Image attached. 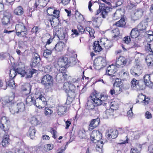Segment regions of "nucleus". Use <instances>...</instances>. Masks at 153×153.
Returning a JSON list of instances; mask_svg holds the SVG:
<instances>
[{
  "label": "nucleus",
  "mask_w": 153,
  "mask_h": 153,
  "mask_svg": "<svg viewBox=\"0 0 153 153\" xmlns=\"http://www.w3.org/2000/svg\"><path fill=\"white\" fill-rule=\"evenodd\" d=\"M122 17L121 12L119 10H117L112 15V17L113 20H117Z\"/></svg>",
  "instance_id": "37"
},
{
  "label": "nucleus",
  "mask_w": 153,
  "mask_h": 153,
  "mask_svg": "<svg viewBox=\"0 0 153 153\" xmlns=\"http://www.w3.org/2000/svg\"><path fill=\"white\" fill-rule=\"evenodd\" d=\"M37 71L36 70H35L34 69H32L30 71V73H29L30 75H27L26 76V78H30L31 77H32V75L34 73H36V72Z\"/></svg>",
  "instance_id": "62"
},
{
  "label": "nucleus",
  "mask_w": 153,
  "mask_h": 153,
  "mask_svg": "<svg viewBox=\"0 0 153 153\" xmlns=\"http://www.w3.org/2000/svg\"><path fill=\"white\" fill-rule=\"evenodd\" d=\"M0 128L2 129L5 133H7L9 128L7 126V123L9 122V121L6 117H2L1 120Z\"/></svg>",
  "instance_id": "12"
},
{
  "label": "nucleus",
  "mask_w": 153,
  "mask_h": 153,
  "mask_svg": "<svg viewBox=\"0 0 153 153\" xmlns=\"http://www.w3.org/2000/svg\"><path fill=\"white\" fill-rule=\"evenodd\" d=\"M36 133V130L34 127L33 126L30 127L29 131L28 134L29 136L31 139H33L35 136Z\"/></svg>",
  "instance_id": "30"
},
{
  "label": "nucleus",
  "mask_w": 153,
  "mask_h": 153,
  "mask_svg": "<svg viewBox=\"0 0 153 153\" xmlns=\"http://www.w3.org/2000/svg\"><path fill=\"white\" fill-rule=\"evenodd\" d=\"M68 97L66 103L67 105L71 104L75 98L76 95L75 91H69L68 93Z\"/></svg>",
  "instance_id": "15"
},
{
  "label": "nucleus",
  "mask_w": 153,
  "mask_h": 153,
  "mask_svg": "<svg viewBox=\"0 0 153 153\" xmlns=\"http://www.w3.org/2000/svg\"><path fill=\"white\" fill-rule=\"evenodd\" d=\"M148 22L147 20H144L141 22L137 26V29L140 31L145 30L148 27Z\"/></svg>",
  "instance_id": "18"
},
{
  "label": "nucleus",
  "mask_w": 153,
  "mask_h": 153,
  "mask_svg": "<svg viewBox=\"0 0 153 153\" xmlns=\"http://www.w3.org/2000/svg\"><path fill=\"white\" fill-rule=\"evenodd\" d=\"M131 40L130 36H125L123 39V41L124 42L127 44H128L130 42Z\"/></svg>",
  "instance_id": "61"
},
{
  "label": "nucleus",
  "mask_w": 153,
  "mask_h": 153,
  "mask_svg": "<svg viewBox=\"0 0 153 153\" xmlns=\"http://www.w3.org/2000/svg\"><path fill=\"white\" fill-rule=\"evenodd\" d=\"M64 76V74H62V73H58L55 77L56 81L59 83L60 82Z\"/></svg>",
  "instance_id": "43"
},
{
  "label": "nucleus",
  "mask_w": 153,
  "mask_h": 153,
  "mask_svg": "<svg viewBox=\"0 0 153 153\" xmlns=\"http://www.w3.org/2000/svg\"><path fill=\"white\" fill-rule=\"evenodd\" d=\"M67 110L66 107L63 106H59L58 107L57 113L59 115H61L64 114Z\"/></svg>",
  "instance_id": "31"
},
{
  "label": "nucleus",
  "mask_w": 153,
  "mask_h": 153,
  "mask_svg": "<svg viewBox=\"0 0 153 153\" xmlns=\"http://www.w3.org/2000/svg\"><path fill=\"white\" fill-rule=\"evenodd\" d=\"M144 10L142 8H138L135 10L134 15L136 17V20L140 19L143 16Z\"/></svg>",
  "instance_id": "23"
},
{
  "label": "nucleus",
  "mask_w": 153,
  "mask_h": 153,
  "mask_svg": "<svg viewBox=\"0 0 153 153\" xmlns=\"http://www.w3.org/2000/svg\"><path fill=\"white\" fill-rule=\"evenodd\" d=\"M85 32L89 33L90 37H93L94 38V31L92 28L88 27H86L85 29Z\"/></svg>",
  "instance_id": "36"
},
{
  "label": "nucleus",
  "mask_w": 153,
  "mask_h": 153,
  "mask_svg": "<svg viewBox=\"0 0 153 153\" xmlns=\"http://www.w3.org/2000/svg\"><path fill=\"white\" fill-rule=\"evenodd\" d=\"M100 121V119L98 118L92 119L89 126V130L91 131L96 128L99 125Z\"/></svg>",
  "instance_id": "16"
},
{
  "label": "nucleus",
  "mask_w": 153,
  "mask_h": 153,
  "mask_svg": "<svg viewBox=\"0 0 153 153\" xmlns=\"http://www.w3.org/2000/svg\"><path fill=\"white\" fill-rule=\"evenodd\" d=\"M39 28L37 26L34 27L31 30V32L32 33H36L39 32Z\"/></svg>",
  "instance_id": "64"
},
{
  "label": "nucleus",
  "mask_w": 153,
  "mask_h": 153,
  "mask_svg": "<svg viewBox=\"0 0 153 153\" xmlns=\"http://www.w3.org/2000/svg\"><path fill=\"white\" fill-rule=\"evenodd\" d=\"M106 65L105 58L101 56L95 59L94 62L93 67L96 70H99Z\"/></svg>",
  "instance_id": "3"
},
{
  "label": "nucleus",
  "mask_w": 153,
  "mask_h": 153,
  "mask_svg": "<svg viewBox=\"0 0 153 153\" xmlns=\"http://www.w3.org/2000/svg\"><path fill=\"white\" fill-rule=\"evenodd\" d=\"M140 98L142 99L143 101L141 102L144 103L145 105H147L150 102V99L148 97H146V96L143 94H141L140 96Z\"/></svg>",
  "instance_id": "35"
},
{
  "label": "nucleus",
  "mask_w": 153,
  "mask_h": 153,
  "mask_svg": "<svg viewBox=\"0 0 153 153\" xmlns=\"http://www.w3.org/2000/svg\"><path fill=\"white\" fill-rule=\"evenodd\" d=\"M93 24L95 27H98L101 23V17H97L96 18L94 17L92 18Z\"/></svg>",
  "instance_id": "32"
},
{
  "label": "nucleus",
  "mask_w": 153,
  "mask_h": 153,
  "mask_svg": "<svg viewBox=\"0 0 153 153\" xmlns=\"http://www.w3.org/2000/svg\"><path fill=\"white\" fill-rule=\"evenodd\" d=\"M126 132L127 133V135L126 136L127 138L126 140L125 141V143H128V140L129 139V137L131 136H132V135L133 134H135L134 133V132L130 130H126Z\"/></svg>",
  "instance_id": "45"
},
{
  "label": "nucleus",
  "mask_w": 153,
  "mask_h": 153,
  "mask_svg": "<svg viewBox=\"0 0 153 153\" xmlns=\"http://www.w3.org/2000/svg\"><path fill=\"white\" fill-rule=\"evenodd\" d=\"M9 74L10 78H13L16 75V68H12L10 71Z\"/></svg>",
  "instance_id": "46"
},
{
  "label": "nucleus",
  "mask_w": 153,
  "mask_h": 153,
  "mask_svg": "<svg viewBox=\"0 0 153 153\" xmlns=\"http://www.w3.org/2000/svg\"><path fill=\"white\" fill-rule=\"evenodd\" d=\"M132 68H133V71H135V72H136L139 74H140L142 72L141 71L140 66L138 65H136L135 67Z\"/></svg>",
  "instance_id": "51"
},
{
  "label": "nucleus",
  "mask_w": 153,
  "mask_h": 153,
  "mask_svg": "<svg viewBox=\"0 0 153 153\" xmlns=\"http://www.w3.org/2000/svg\"><path fill=\"white\" fill-rule=\"evenodd\" d=\"M103 48H93V51L91 53V57L96 54L97 55L99 52L102 50Z\"/></svg>",
  "instance_id": "41"
},
{
  "label": "nucleus",
  "mask_w": 153,
  "mask_h": 153,
  "mask_svg": "<svg viewBox=\"0 0 153 153\" xmlns=\"http://www.w3.org/2000/svg\"><path fill=\"white\" fill-rule=\"evenodd\" d=\"M114 87H121V88H123V85H122V82L120 81H115L114 84Z\"/></svg>",
  "instance_id": "60"
},
{
  "label": "nucleus",
  "mask_w": 153,
  "mask_h": 153,
  "mask_svg": "<svg viewBox=\"0 0 153 153\" xmlns=\"http://www.w3.org/2000/svg\"><path fill=\"white\" fill-rule=\"evenodd\" d=\"M145 118L147 119H150L152 117V115L149 111H146L145 114Z\"/></svg>",
  "instance_id": "63"
},
{
  "label": "nucleus",
  "mask_w": 153,
  "mask_h": 153,
  "mask_svg": "<svg viewBox=\"0 0 153 153\" xmlns=\"http://www.w3.org/2000/svg\"><path fill=\"white\" fill-rule=\"evenodd\" d=\"M102 135L101 132L99 130H94L92 132L91 135V139L94 143H98L97 144L96 149L100 151V149L101 152L102 151V148L103 145V142L101 141L99 142L102 139Z\"/></svg>",
  "instance_id": "1"
},
{
  "label": "nucleus",
  "mask_w": 153,
  "mask_h": 153,
  "mask_svg": "<svg viewBox=\"0 0 153 153\" xmlns=\"http://www.w3.org/2000/svg\"><path fill=\"white\" fill-rule=\"evenodd\" d=\"M77 28L79 31L82 34L84 33H87V32H85V29L81 25H78L77 26Z\"/></svg>",
  "instance_id": "58"
},
{
  "label": "nucleus",
  "mask_w": 153,
  "mask_h": 153,
  "mask_svg": "<svg viewBox=\"0 0 153 153\" xmlns=\"http://www.w3.org/2000/svg\"><path fill=\"white\" fill-rule=\"evenodd\" d=\"M8 86L10 87L12 89H14L16 87L13 78H10L9 80L7 82Z\"/></svg>",
  "instance_id": "39"
},
{
  "label": "nucleus",
  "mask_w": 153,
  "mask_h": 153,
  "mask_svg": "<svg viewBox=\"0 0 153 153\" xmlns=\"http://www.w3.org/2000/svg\"><path fill=\"white\" fill-rule=\"evenodd\" d=\"M53 111L48 108H45V115L48 117L50 116L52 113Z\"/></svg>",
  "instance_id": "55"
},
{
  "label": "nucleus",
  "mask_w": 153,
  "mask_h": 153,
  "mask_svg": "<svg viewBox=\"0 0 153 153\" xmlns=\"http://www.w3.org/2000/svg\"><path fill=\"white\" fill-rule=\"evenodd\" d=\"M31 88V87L30 84H27L25 85V88L23 89L24 94H25L27 95L30 94Z\"/></svg>",
  "instance_id": "38"
},
{
  "label": "nucleus",
  "mask_w": 153,
  "mask_h": 153,
  "mask_svg": "<svg viewBox=\"0 0 153 153\" xmlns=\"http://www.w3.org/2000/svg\"><path fill=\"white\" fill-rule=\"evenodd\" d=\"M66 67H60L59 68H58V69L57 70V68H56L55 71L57 73H61L62 74H63V73H65V68Z\"/></svg>",
  "instance_id": "56"
},
{
  "label": "nucleus",
  "mask_w": 153,
  "mask_h": 153,
  "mask_svg": "<svg viewBox=\"0 0 153 153\" xmlns=\"http://www.w3.org/2000/svg\"><path fill=\"white\" fill-rule=\"evenodd\" d=\"M150 75L149 74H145L144 77L143 79L144 80V83H143L146 85H148L149 84V82L150 80Z\"/></svg>",
  "instance_id": "44"
},
{
  "label": "nucleus",
  "mask_w": 153,
  "mask_h": 153,
  "mask_svg": "<svg viewBox=\"0 0 153 153\" xmlns=\"http://www.w3.org/2000/svg\"><path fill=\"white\" fill-rule=\"evenodd\" d=\"M9 137V135L7 134V133H5L1 143V144L3 147H6L9 144L10 141Z\"/></svg>",
  "instance_id": "24"
},
{
  "label": "nucleus",
  "mask_w": 153,
  "mask_h": 153,
  "mask_svg": "<svg viewBox=\"0 0 153 153\" xmlns=\"http://www.w3.org/2000/svg\"><path fill=\"white\" fill-rule=\"evenodd\" d=\"M69 82H65L63 85V88L66 93H68L69 91V86H70Z\"/></svg>",
  "instance_id": "48"
},
{
  "label": "nucleus",
  "mask_w": 153,
  "mask_h": 153,
  "mask_svg": "<svg viewBox=\"0 0 153 153\" xmlns=\"http://www.w3.org/2000/svg\"><path fill=\"white\" fill-rule=\"evenodd\" d=\"M25 108L24 104L22 102L18 103L16 106L13 105L12 107L10 106L9 107L10 111L13 114L23 111L24 110Z\"/></svg>",
  "instance_id": "6"
},
{
  "label": "nucleus",
  "mask_w": 153,
  "mask_h": 153,
  "mask_svg": "<svg viewBox=\"0 0 153 153\" xmlns=\"http://www.w3.org/2000/svg\"><path fill=\"white\" fill-rule=\"evenodd\" d=\"M16 72L18 74L21 75L22 76H24L26 73L25 71L22 68H17L16 69Z\"/></svg>",
  "instance_id": "42"
},
{
  "label": "nucleus",
  "mask_w": 153,
  "mask_h": 153,
  "mask_svg": "<svg viewBox=\"0 0 153 153\" xmlns=\"http://www.w3.org/2000/svg\"><path fill=\"white\" fill-rule=\"evenodd\" d=\"M31 123L34 126H36L39 124V121L37 119L34 117L32 118L31 120Z\"/></svg>",
  "instance_id": "53"
},
{
  "label": "nucleus",
  "mask_w": 153,
  "mask_h": 153,
  "mask_svg": "<svg viewBox=\"0 0 153 153\" xmlns=\"http://www.w3.org/2000/svg\"><path fill=\"white\" fill-rule=\"evenodd\" d=\"M15 97V94L14 93L12 92L11 95L9 97H5L2 100L3 104H7V105L9 107H12L13 105H14L13 100Z\"/></svg>",
  "instance_id": "11"
},
{
  "label": "nucleus",
  "mask_w": 153,
  "mask_h": 153,
  "mask_svg": "<svg viewBox=\"0 0 153 153\" xmlns=\"http://www.w3.org/2000/svg\"><path fill=\"white\" fill-rule=\"evenodd\" d=\"M111 108L114 111L117 110L118 108V105L115 102H111L110 104Z\"/></svg>",
  "instance_id": "49"
},
{
  "label": "nucleus",
  "mask_w": 153,
  "mask_h": 153,
  "mask_svg": "<svg viewBox=\"0 0 153 153\" xmlns=\"http://www.w3.org/2000/svg\"><path fill=\"white\" fill-rule=\"evenodd\" d=\"M11 17V14L8 13L7 14H4L2 19V23L4 25H8L10 23V19Z\"/></svg>",
  "instance_id": "27"
},
{
  "label": "nucleus",
  "mask_w": 153,
  "mask_h": 153,
  "mask_svg": "<svg viewBox=\"0 0 153 153\" xmlns=\"http://www.w3.org/2000/svg\"><path fill=\"white\" fill-rule=\"evenodd\" d=\"M145 60L148 66H153V55L149 54L147 55L145 58Z\"/></svg>",
  "instance_id": "28"
},
{
  "label": "nucleus",
  "mask_w": 153,
  "mask_h": 153,
  "mask_svg": "<svg viewBox=\"0 0 153 153\" xmlns=\"http://www.w3.org/2000/svg\"><path fill=\"white\" fill-rule=\"evenodd\" d=\"M127 60L125 58L122 56H120L118 58H117L116 64L117 66L119 68L121 66L123 67V65L126 64L127 63Z\"/></svg>",
  "instance_id": "19"
},
{
  "label": "nucleus",
  "mask_w": 153,
  "mask_h": 153,
  "mask_svg": "<svg viewBox=\"0 0 153 153\" xmlns=\"http://www.w3.org/2000/svg\"><path fill=\"white\" fill-rule=\"evenodd\" d=\"M46 104V99L42 95H40L38 98L35 99V105L39 108L44 107Z\"/></svg>",
  "instance_id": "10"
},
{
  "label": "nucleus",
  "mask_w": 153,
  "mask_h": 153,
  "mask_svg": "<svg viewBox=\"0 0 153 153\" xmlns=\"http://www.w3.org/2000/svg\"><path fill=\"white\" fill-rule=\"evenodd\" d=\"M126 24L125 19L122 17L120 20L115 23V25L117 27H123Z\"/></svg>",
  "instance_id": "34"
},
{
  "label": "nucleus",
  "mask_w": 153,
  "mask_h": 153,
  "mask_svg": "<svg viewBox=\"0 0 153 153\" xmlns=\"http://www.w3.org/2000/svg\"><path fill=\"white\" fill-rule=\"evenodd\" d=\"M118 134V132L117 130L111 129L110 133L107 135L108 138L109 139H113L117 137Z\"/></svg>",
  "instance_id": "25"
},
{
  "label": "nucleus",
  "mask_w": 153,
  "mask_h": 153,
  "mask_svg": "<svg viewBox=\"0 0 153 153\" xmlns=\"http://www.w3.org/2000/svg\"><path fill=\"white\" fill-rule=\"evenodd\" d=\"M48 2L46 0H39L36 1L34 6L32 7L35 10V8L37 7L40 8L41 7H44L47 4Z\"/></svg>",
  "instance_id": "17"
},
{
  "label": "nucleus",
  "mask_w": 153,
  "mask_h": 153,
  "mask_svg": "<svg viewBox=\"0 0 153 153\" xmlns=\"http://www.w3.org/2000/svg\"><path fill=\"white\" fill-rule=\"evenodd\" d=\"M14 13L17 15L21 16L24 12V10L22 7L21 6L17 7L14 10Z\"/></svg>",
  "instance_id": "29"
},
{
  "label": "nucleus",
  "mask_w": 153,
  "mask_h": 153,
  "mask_svg": "<svg viewBox=\"0 0 153 153\" xmlns=\"http://www.w3.org/2000/svg\"><path fill=\"white\" fill-rule=\"evenodd\" d=\"M65 47V44L63 42H59L55 45L54 48L56 47H59V48H63Z\"/></svg>",
  "instance_id": "59"
},
{
  "label": "nucleus",
  "mask_w": 153,
  "mask_h": 153,
  "mask_svg": "<svg viewBox=\"0 0 153 153\" xmlns=\"http://www.w3.org/2000/svg\"><path fill=\"white\" fill-rule=\"evenodd\" d=\"M118 68L114 65H109L107 68L106 74L109 76H113L114 74L117 71Z\"/></svg>",
  "instance_id": "14"
},
{
  "label": "nucleus",
  "mask_w": 153,
  "mask_h": 153,
  "mask_svg": "<svg viewBox=\"0 0 153 153\" xmlns=\"http://www.w3.org/2000/svg\"><path fill=\"white\" fill-rule=\"evenodd\" d=\"M35 98L32 94L27 96L26 98V104L30 106L32 105H35Z\"/></svg>",
  "instance_id": "22"
},
{
  "label": "nucleus",
  "mask_w": 153,
  "mask_h": 153,
  "mask_svg": "<svg viewBox=\"0 0 153 153\" xmlns=\"http://www.w3.org/2000/svg\"><path fill=\"white\" fill-rule=\"evenodd\" d=\"M52 69V66L51 64L46 65L44 68V71L47 73L50 72Z\"/></svg>",
  "instance_id": "47"
},
{
  "label": "nucleus",
  "mask_w": 153,
  "mask_h": 153,
  "mask_svg": "<svg viewBox=\"0 0 153 153\" xmlns=\"http://www.w3.org/2000/svg\"><path fill=\"white\" fill-rule=\"evenodd\" d=\"M130 34L132 39H136L140 35V33L137 28H134L132 30Z\"/></svg>",
  "instance_id": "26"
},
{
  "label": "nucleus",
  "mask_w": 153,
  "mask_h": 153,
  "mask_svg": "<svg viewBox=\"0 0 153 153\" xmlns=\"http://www.w3.org/2000/svg\"><path fill=\"white\" fill-rule=\"evenodd\" d=\"M85 133V130L84 129H82L79 131L78 135L80 137L82 138L83 137H84Z\"/></svg>",
  "instance_id": "57"
},
{
  "label": "nucleus",
  "mask_w": 153,
  "mask_h": 153,
  "mask_svg": "<svg viewBox=\"0 0 153 153\" xmlns=\"http://www.w3.org/2000/svg\"><path fill=\"white\" fill-rule=\"evenodd\" d=\"M131 86L137 90H143L145 88V85L142 81H139L134 78L131 82Z\"/></svg>",
  "instance_id": "8"
},
{
  "label": "nucleus",
  "mask_w": 153,
  "mask_h": 153,
  "mask_svg": "<svg viewBox=\"0 0 153 153\" xmlns=\"http://www.w3.org/2000/svg\"><path fill=\"white\" fill-rule=\"evenodd\" d=\"M104 96H102L99 99L94 95L91 96V99L88 100L87 102L86 108L90 110H93L95 106H98L102 104L104 105L107 103L105 102V100L104 99Z\"/></svg>",
  "instance_id": "2"
},
{
  "label": "nucleus",
  "mask_w": 153,
  "mask_h": 153,
  "mask_svg": "<svg viewBox=\"0 0 153 153\" xmlns=\"http://www.w3.org/2000/svg\"><path fill=\"white\" fill-rule=\"evenodd\" d=\"M53 81L52 76L47 74L44 75L42 78L41 83L42 85L46 87L52 85Z\"/></svg>",
  "instance_id": "7"
},
{
  "label": "nucleus",
  "mask_w": 153,
  "mask_h": 153,
  "mask_svg": "<svg viewBox=\"0 0 153 153\" xmlns=\"http://www.w3.org/2000/svg\"><path fill=\"white\" fill-rule=\"evenodd\" d=\"M55 16L53 15H51L49 18V21L50 22L51 25L52 27H55V25L54 24V20L55 19Z\"/></svg>",
  "instance_id": "54"
},
{
  "label": "nucleus",
  "mask_w": 153,
  "mask_h": 153,
  "mask_svg": "<svg viewBox=\"0 0 153 153\" xmlns=\"http://www.w3.org/2000/svg\"><path fill=\"white\" fill-rule=\"evenodd\" d=\"M144 45L145 48H153V42L152 41L144 42Z\"/></svg>",
  "instance_id": "52"
},
{
  "label": "nucleus",
  "mask_w": 153,
  "mask_h": 153,
  "mask_svg": "<svg viewBox=\"0 0 153 153\" xmlns=\"http://www.w3.org/2000/svg\"><path fill=\"white\" fill-rule=\"evenodd\" d=\"M40 60V56L38 54L36 53H34V57L32 59L31 66L32 67H35L39 62Z\"/></svg>",
  "instance_id": "21"
},
{
  "label": "nucleus",
  "mask_w": 153,
  "mask_h": 153,
  "mask_svg": "<svg viewBox=\"0 0 153 153\" xmlns=\"http://www.w3.org/2000/svg\"><path fill=\"white\" fill-rule=\"evenodd\" d=\"M109 8L108 7L105 6V4H100L99 6V9L96 11V15H97L101 12L100 15L103 18H105L108 15V13L109 12Z\"/></svg>",
  "instance_id": "9"
},
{
  "label": "nucleus",
  "mask_w": 153,
  "mask_h": 153,
  "mask_svg": "<svg viewBox=\"0 0 153 153\" xmlns=\"http://www.w3.org/2000/svg\"><path fill=\"white\" fill-rule=\"evenodd\" d=\"M114 111L113 109L111 108L106 109L104 113L105 116L104 118H107L111 116H113Z\"/></svg>",
  "instance_id": "33"
},
{
  "label": "nucleus",
  "mask_w": 153,
  "mask_h": 153,
  "mask_svg": "<svg viewBox=\"0 0 153 153\" xmlns=\"http://www.w3.org/2000/svg\"><path fill=\"white\" fill-rule=\"evenodd\" d=\"M15 29L17 33H21L22 32H26L27 28L22 23H20L16 25Z\"/></svg>",
  "instance_id": "20"
},
{
  "label": "nucleus",
  "mask_w": 153,
  "mask_h": 153,
  "mask_svg": "<svg viewBox=\"0 0 153 153\" xmlns=\"http://www.w3.org/2000/svg\"><path fill=\"white\" fill-rule=\"evenodd\" d=\"M51 51L49 49H46L45 50L43 53L44 56L46 58H48L50 56H51Z\"/></svg>",
  "instance_id": "50"
},
{
  "label": "nucleus",
  "mask_w": 153,
  "mask_h": 153,
  "mask_svg": "<svg viewBox=\"0 0 153 153\" xmlns=\"http://www.w3.org/2000/svg\"><path fill=\"white\" fill-rule=\"evenodd\" d=\"M76 59L74 57H71L68 59V65L69 66H73L76 63Z\"/></svg>",
  "instance_id": "40"
},
{
  "label": "nucleus",
  "mask_w": 153,
  "mask_h": 153,
  "mask_svg": "<svg viewBox=\"0 0 153 153\" xmlns=\"http://www.w3.org/2000/svg\"><path fill=\"white\" fill-rule=\"evenodd\" d=\"M108 43L111 44V41L108 40L107 39L103 38H101L100 41H94L92 45L93 48H102V47H111L112 46L107 44Z\"/></svg>",
  "instance_id": "4"
},
{
  "label": "nucleus",
  "mask_w": 153,
  "mask_h": 153,
  "mask_svg": "<svg viewBox=\"0 0 153 153\" xmlns=\"http://www.w3.org/2000/svg\"><path fill=\"white\" fill-rule=\"evenodd\" d=\"M68 63V58L66 56H62L58 59L57 62H54L53 66L58 70L60 67H67Z\"/></svg>",
  "instance_id": "5"
},
{
  "label": "nucleus",
  "mask_w": 153,
  "mask_h": 153,
  "mask_svg": "<svg viewBox=\"0 0 153 153\" xmlns=\"http://www.w3.org/2000/svg\"><path fill=\"white\" fill-rule=\"evenodd\" d=\"M55 32H54V35L57 36L60 40L65 39V40H67L68 36V34L63 31H61L58 29L55 30Z\"/></svg>",
  "instance_id": "13"
}]
</instances>
